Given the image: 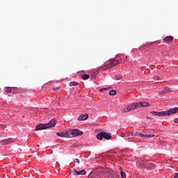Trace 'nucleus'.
Segmentation results:
<instances>
[{
	"mask_svg": "<svg viewBox=\"0 0 178 178\" xmlns=\"http://www.w3.org/2000/svg\"><path fill=\"white\" fill-rule=\"evenodd\" d=\"M178 113V107H175L174 108H170L168 111H152V115H154V116H170V115H175V113Z\"/></svg>",
	"mask_w": 178,
	"mask_h": 178,
	"instance_id": "obj_1",
	"label": "nucleus"
},
{
	"mask_svg": "<svg viewBox=\"0 0 178 178\" xmlns=\"http://www.w3.org/2000/svg\"><path fill=\"white\" fill-rule=\"evenodd\" d=\"M56 126V120L52 119L48 123L39 124L35 127V131L38 130H45V129H49V127H55Z\"/></svg>",
	"mask_w": 178,
	"mask_h": 178,
	"instance_id": "obj_2",
	"label": "nucleus"
},
{
	"mask_svg": "<svg viewBox=\"0 0 178 178\" xmlns=\"http://www.w3.org/2000/svg\"><path fill=\"white\" fill-rule=\"evenodd\" d=\"M138 108L137 103H133L124 108L121 112L122 113H127V112H131V111H134V109H137Z\"/></svg>",
	"mask_w": 178,
	"mask_h": 178,
	"instance_id": "obj_3",
	"label": "nucleus"
},
{
	"mask_svg": "<svg viewBox=\"0 0 178 178\" xmlns=\"http://www.w3.org/2000/svg\"><path fill=\"white\" fill-rule=\"evenodd\" d=\"M97 140H102L104 138L105 140H111L112 136L111 134H108V132H100L97 134Z\"/></svg>",
	"mask_w": 178,
	"mask_h": 178,
	"instance_id": "obj_4",
	"label": "nucleus"
},
{
	"mask_svg": "<svg viewBox=\"0 0 178 178\" xmlns=\"http://www.w3.org/2000/svg\"><path fill=\"white\" fill-rule=\"evenodd\" d=\"M72 137H76L77 136H83V131L79 129H73L70 131Z\"/></svg>",
	"mask_w": 178,
	"mask_h": 178,
	"instance_id": "obj_5",
	"label": "nucleus"
},
{
	"mask_svg": "<svg viewBox=\"0 0 178 178\" xmlns=\"http://www.w3.org/2000/svg\"><path fill=\"white\" fill-rule=\"evenodd\" d=\"M87 173V172H86L85 170H82L81 171H77V170H76L75 168H73L72 170V174L74 176H80L81 175H84Z\"/></svg>",
	"mask_w": 178,
	"mask_h": 178,
	"instance_id": "obj_6",
	"label": "nucleus"
},
{
	"mask_svg": "<svg viewBox=\"0 0 178 178\" xmlns=\"http://www.w3.org/2000/svg\"><path fill=\"white\" fill-rule=\"evenodd\" d=\"M138 108H145L147 106H149L151 104L149 102H140L139 103H136Z\"/></svg>",
	"mask_w": 178,
	"mask_h": 178,
	"instance_id": "obj_7",
	"label": "nucleus"
},
{
	"mask_svg": "<svg viewBox=\"0 0 178 178\" xmlns=\"http://www.w3.org/2000/svg\"><path fill=\"white\" fill-rule=\"evenodd\" d=\"M10 143H12V139H4L3 140H0V145H8V144H10Z\"/></svg>",
	"mask_w": 178,
	"mask_h": 178,
	"instance_id": "obj_8",
	"label": "nucleus"
},
{
	"mask_svg": "<svg viewBox=\"0 0 178 178\" xmlns=\"http://www.w3.org/2000/svg\"><path fill=\"white\" fill-rule=\"evenodd\" d=\"M120 63V62H119V60L115 59H111L109 60V65L111 67L116 66V65H119Z\"/></svg>",
	"mask_w": 178,
	"mask_h": 178,
	"instance_id": "obj_9",
	"label": "nucleus"
},
{
	"mask_svg": "<svg viewBox=\"0 0 178 178\" xmlns=\"http://www.w3.org/2000/svg\"><path fill=\"white\" fill-rule=\"evenodd\" d=\"M57 136H59V137H65V138H70V135L67 133H57Z\"/></svg>",
	"mask_w": 178,
	"mask_h": 178,
	"instance_id": "obj_10",
	"label": "nucleus"
},
{
	"mask_svg": "<svg viewBox=\"0 0 178 178\" xmlns=\"http://www.w3.org/2000/svg\"><path fill=\"white\" fill-rule=\"evenodd\" d=\"M88 119V115L87 113L83 115L81 114L78 120H87Z\"/></svg>",
	"mask_w": 178,
	"mask_h": 178,
	"instance_id": "obj_11",
	"label": "nucleus"
},
{
	"mask_svg": "<svg viewBox=\"0 0 178 178\" xmlns=\"http://www.w3.org/2000/svg\"><path fill=\"white\" fill-rule=\"evenodd\" d=\"M164 42H172L173 38L172 36H167L163 39Z\"/></svg>",
	"mask_w": 178,
	"mask_h": 178,
	"instance_id": "obj_12",
	"label": "nucleus"
},
{
	"mask_svg": "<svg viewBox=\"0 0 178 178\" xmlns=\"http://www.w3.org/2000/svg\"><path fill=\"white\" fill-rule=\"evenodd\" d=\"M130 136H137V133L134 134H131V133H128V134H122L121 137H122V138L130 137Z\"/></svg>",
	"mask_w": 178,
	"mask_h": 178,
	"instance_id": "obj_13",
	"label": "nucleus"
},
{
	"mask_svg": "<svg viewBox=\"0 0 178 178\" xmlns=\"http://www.w3.org/2000/svg\"><path fill=\"white\" fill-rule=\"evenodd\" d=\"M110 176L108 177V178H117L118 177V174H116V172L111 171L110 172Z\"/></svg>",
	"mask_w": 178,
	"mask_h": 178,
	"instance_id": "obj_14",
	"label": "nucleus"
},
{
	"mask_svg": "<svg viewBox=\"0 0 178 178\" xmlns=\"http://www.w3.org/2000/svg\"><path fill=\"white\" fill-rule=\"evenodd\" d=\"M4 91L8 94H10V92H12V88L6 87Z\"/></svg>",
	"mask_w": 178,
	"mask_h": 178,
	"instance_id": "obj_15",
	"label": "nucleus"
},
{
	"mask_svg": "<svg viewBox=\"0 0 178 178\" xmlns=\"http://www.w3.org/2000/svg\"><path fill=\"white\" fill-rule=\"evenodd\" d=\"M81 78L83 80H88V79H90V74H83Z\"/></svg>",
	"mask_w": 178,
	"mask_h": 178,
	"instance_id": "obj_16",
	"label": "nucleus"
},
{
	"mask_svg": "<svg viewBox=\"0 0 178 178\" xmlns=\"http://www.w3.org/2000/svg\"><path fill=\"white\" fill-rule=\"evenodd\" d=\"M70 87H73L74 86H79V83L76 82V81H73V82H70L69 83Z\"/></svg>",
	"mask_w": 178,
	"mask_h": 178,
	"instance_id": "obj_17",
	"label": "nucleus"
},
{
	"mask_svg": "<svg viewBox=\"0 0 178 178\" xmlns=\"http://www.w3.org/2000/svg\"><path fill=\"white\" fill-rule=\"evenodd\" d=\"M163 94H166L168 92H170V88L165 87L163 90Z\"/></svg>",
	"mask_w": 178,
	"mask_h": 178,
	"instance_id": "obj_18",
	"label": "nucleus"
},
{
	"mask_svg": "<svg viewBox=\"0 0 178 178\" xmlns=\"http://www.w3.org/2000/svg\"><path fill=\"white\" fill-rule=\"evenodd\" d=\"M145 137H146V138H152V137H155L154 134H145Z\"/></svg>",
	"mask_w": 178,
	"mask_h": 178,
	"instance_id": "obj_19",
	"label": "nucleus"
},
{
	"mask_svg": "<svg viewBox=\"0 0 178 178\" xmlns=\"http://www.w3.org/2000/svg\"><path fill=\"white\" fill-rule=\"evenodd\" d=\"M117 92L115 90H112L109 92V95H116Z\"/></svg>",
	"mask_w": 178,
	"mask_h": 178,
	"instance_id": "obj_20",
	"label": "nucleus"
},
{
	"mask_svg": "<svg viewBox=\"0 0 178 178\" xmlns=\"http://www.w3.org/2000/svg\"><path fill=\"white\" fill-rule=\"evenodd\" d=\"M154 166H155V165H154V163H151L147 165V168L149 169H154Z\"/></svg>",
	"mask_w": 178,
	"mask_h": 178,
	"instance_id": "obj_21",
	"label": "nucleus"
},
{
	"mask_svg": "<svg viewBox=\"0 0 178 178\" xmlns=\"http://www.w3.org/2000/svg\"><path fill=\"white\" fill-rule=\"evenodd\" d=\"M111 88H102V89H99V92H104V91H108V90H109Z\"/></svg>",
	"mask_w": 178,
	"mask_h": 178,
	"instance_id": "obj_22",
	"label": "nucleus"
},
{
	"mask_svg": "<svg viewBox=\"0 0 178 178\" xmlns=\"http://www.w3.org/2000/svg\"><path fill=\"white\" fill-rule=\"evenodd\" d=\"M120 175L122 178H126V172L120 171Z\"/></svg>",
	"mask_w": 178,
	"mask_h": 178,
	"instance_id": "obj_23",
	"label": "nucleus"
},
{
	"mask_svg": "<svg viewBox=\"0 0 178 178\" xmlns=\"http://www.w3.org/2000/svg\"><path fill=\"white\" fill-rule=\"evenodd\" d=\"M74 162H76V163H80V160H79V159H75L74 160Z\"/></svg>",
	"mask_w": 178,
	"mask_h": 178,
	"instance_id": "obj_24",
	"label": "nucleus"
},
{
	"mask_svg": "<svg viewBox=\"0 0 178 178\" xmlns=\"http://www.w3.org/2000/svg\"><path fill=\"white\" fill-rule=\"evenodd\" d=\"M137 134H138V136H140V137H145V135H144V134H138V133H137V134H136V136H137Z\"/></svg>",
	"mask_w": 178,
	"mask_h": 178,
	"instance_id": "obj_25",
	"label": "nucleus"
},
{
	"mask_svg": "<svg viewBox=\"0 0 178 178\" xmlns=\"http://www.w3.org/2000/svg\"><path fill=\"white\" fill-rule=\"evenodd\" d=\"M122 76H115V80H120Z\"/></svg>",
	"mask_w": 178,
	"mask_h": 178,
	"instance_id": "obj_26",
	"label": "nucleus"
},
{
	"mask_svg": "<svg viewBox=\"0 0 178 178\" xmlns=\"http://www.w3.org/2000/svg\"><path fill=\"white\" fill-rule=\"evenodd\" d=\"M174 178H178V172H176V173L174 175Z\"/></svg>",
	"mask_w": 178,
	"mask_h": 178,
	"instance_id": "obj_27",
	"label": "nucleus"
},
{
	"mask_svg": "<svg viewBox=\"0 0 178 178\" xmlns=\"http://www.w3.org/2000/svg\"><path fill=\"white\" fill-rule=\"evenodd\" d=\"M60 88V87H56L54 88V90L56 91V90H59Z\"/></svg>",
	"mask_w": 178,
	"mask_h": 178,
	"instance_id": "obj_28",
	"label": "nucleus"
},
{
	"mask_svg": "<svg viewBox=\"0 0 178 178\" xmlns=\"http://www.w3.org/2000/svg\"><path fill=\"white\" fill-rule=\"evenodd\" d=\"M174 123H178V118H176L174 121Z\"/></svg>",
	"mask_w": 178,
	"mask_h": 178,
	"instance_id": "obj_29",
	"label": "nucleus"
},
{
	"mask_svg": "<svg viewBox=\"0 0 178 178\" xmlns=\"http://www.w3.org/2000/svg\"><path fill=\"white\" fill-rule=\"evenodd\" d=\"M154 79L155 80H159V76H155Z\"/></svg>",
	"mask_w": 178,
	"mask_h": 178,
	"instance_id": "obj_30",
	"label": "nucleus"
},
{
	"mask_svg": "<svg viewBox=\"0 0 178 178\" xmlns=\"http://www.w3.org/2000/svg\"><path fill=\"white\" fill-rule=\"evenodd\" d=\"M147 119H151V118H149V117H147Z\"/></svg>",
	"mask_w": 178,
	"mask_h": 178,
	"instance_id": "obj_31",
	"label": "nucleus"
}]
</instances>
